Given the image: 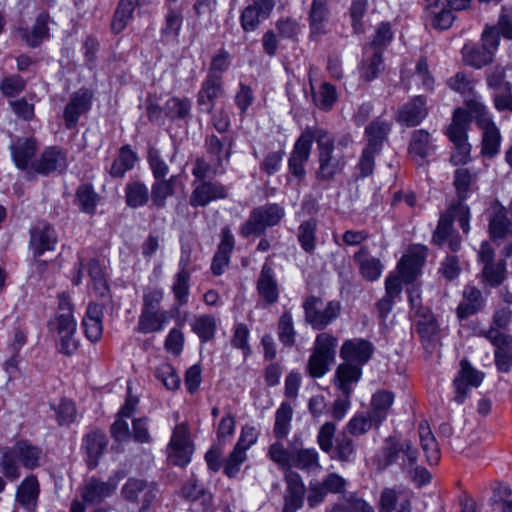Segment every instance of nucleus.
Returning a JSON list of instances; mask_svg holds the SVG:
<instances>
[{"label":"nucleus","mask_w":512,"mask_h":512,"mask_svg":"<svg viewBox=\"0 0 512 512\" xmlns=\"http://www.w3.org/2000/svg\"><path fill=\"white\" fill-rule=\"evenodd\" d=\"M317 144L316 178L321 182H331L342 173L346 166L344 152L335 146L334 137L325 129L313 127V142Z\"/></svg>","instance_id":"obj_1"},{"label":"nucleus","mask_w":512,"mask_h":512,"mask_svg":"<svg viewBox=\"0 0 512 512\" xmlns=\"http://www.w3.org/2000/svg\"><path fill=\"white\" fill-rule=\"evenodd\" d=\"M0 467L3 475L10 481L20 477L18 463L27 469H34L39 466L41 450L27 441H18L10 448L1 449Z\"/></svg>","instance_id":"obj_2"},{"label":"nucleus","mask_w":512,"mask_h":512,"mask_svg":"<svg viewBox=\"0 0 512 512\" xmlns=\"http://www.w3.org/2000/svg\"><path fill=\"white\" fill-rule=\"evenodd\" d=\"M50 329L56 331L59 351L65 355H72L78 348L75 339L76 321L73 316V306L70 297L63 293L59 295L58 313L54 321L50 322Z\"/></svg>","instance_id":"obj_3"},{"label":"nucleus","mask_w":512,"mask_h":512,"mask_svg":"<svg viewBox=\"0 0 512 512\" xmlns=\"http://www.w3.org/2000/svg\"><path fill=\"white\" fill-rule=\"evenodd\" d=\"M470 209L465 204H451L447 212L443 214L433 235V242L439 246L448 243L452 251H457L461 246V239L452 230V223L457 220L464 233H468Z\"/></svg>","instance_id":"obj_4"},{"label":"nucleus","mask_w":512,"mask_h":512,"mask_svg":"<svg viewBox=\"0 0 512 512\" xmlns=\"http://www.w3.org/2000/svg\"><path fill=\"white\" fill-rule=\"evenodd\" d=\"M338 340L329 333L316 336L311 355L308 358L306 371L312 378H322L335 363Z\"/></svg>","instance_id":"obj_5"},{"label":"nucleus","mask_w":512,"mask_h":512,"mask_svg":"<svg viewBox=\"0 0 512 512\" xmlns=\"http://www.w3.org/2000/svg\"><path fill=\"white\" fill-rule=\"evenodd\" d=\"M417 450L411 441H399L389 437L381 450L379 467L385 469L392 464H398L407 473H412L413 467L417 464Z\"/></svg>","instance_id":"obj_6"},{"label":"nucleus","mask_w":512,"mask_h":512,"mask_svg":"<svg viewBox=\"0 0 512 512\" xmlns=\"http://www.w3.org/2000/svg\"><path fill=\"white\" fill-rule=\"evenodd\" d=\"M469 123L470 117L465 110H455L452 123L447 129V136L454 145V152L450 159L455 166L464 165L470 159L471 146L467 141Z\"/></svg>","instance_id":"obj_7"},{"label":"nucleus","mask_w":512,"mask_h":512,"mask_svg":"<svg viewBox=\"0 0 512 512\" xmlns=\"http://www.w3.org/2000/svg\"><path fill=\"white\" fill-rule=\"evenodd\" d=\"M285 215L284 208L276 203L253 209L248 220L241 227L244 237L261 235L268 227L277 225Z\"/></svg>","instance_id":"obj_8"},{"label":"nucleus","mask_w":512,"mask_h":512,"mask_svg":"<svg viewBox=\"0 0 512 512\" xmlns=\"http://www.w3.org/2000/svg\"><path fill=\"white\" fill-rule=\"evenodd\" d=\"M303 308L305 310V319L316 330H322L332 323L340 313L338 302L330 301L324 304L323 301L315 296L308 297Z\"/></svg>","instance_id":"obj_9"},{"label":"nucleus","mask_w":512,"mask_h":512,"mask_svg":"<svg viewBox=\"0 0 512 512\" xmlns=\"http://www.w3.org/2000/svg\"><path fill=\"white\" fill-rule=\"evenodd\" d=\"M193 450L188 425L186 423L176 425L167 446L169 461L176 466L183 467L191 461Z\"/></svg>","instance_id":"obj_10"},{"label":"nucleus","mask_w":512,"mask_h":512,"mask_svg":"<svg viewBox=\"0 0 512 512\" xmlns=\"http://www.w3.org/2000/svg\"><path fill=\"white\" fill-rule=\"evenodd\" d=\"M313 143V127H306L296 140L288 159L290 173L302 180L306 175L305 164L310 158Z\"/></svg>","instance_id":"obj_11"},{"label":"nucleus","mask_w":512,"mask_h":512,"mask_svg":"<svg viewBox=\"0 0 512 512\" xmlns=\"http://www.w3.org/2000/svg\"><path fill=\"white\" fill-rule=\"evenodd\" d=\"M476 123L482 131L481 152L484 156L492 158L499 152L501 134L486 107H478Z\"/></svg>","instance_id":"obj_12"},{"label":"nucleus","mask_w":512,"mask_h":512,"mask_svg":"<svg viewBox=\"0 0 512 512\" xmlns=\"http://www.w3.org/2000/svg\"><path fill=\"white\" fill-rule=\"evenodd\" d=\"M460 367V371L453 381L456 393L454 400L459 404L464 402L469 388H477L484 379V374L473 368L467 360H462Z\"/></svg>","instance_id":"obj_13"},{"label":"nucleus","mask_w":512,"mask_h":512,"mask_svg":"<svg viewBox=\"0 0 512 512\" xmlns=\"http://www.w3.org/2000/svg\"><path fill=\"white\" fill-rule=\"evenodd\" d=\"M223 93L224 88L221 75L208 74L197 94L198 108L205 113H211L216 100Z\"/></svg>","instance_id":"obj_14"},{"label":"nucleus","mask_w":512,"mask_h":512,"mask_svg":"<svg viewBox=\"0 0 512 512\" xmlns=\"http://www.w3.org/2000/svg\"><path fill=\"white\" fill-rule=\"evenodd\" d=\"M10 151L16 167L31 174L32 166L36 163L33 161L37 151L36 140L29 137L18 138L10 145Z\"/></svg>","instance_id":"obj_15"},{"label":"nucleus","mask_w":512,"mask_h":512,"mask_svg":"<svg viewBox=\"0 0 512 512\" xmlns=\"http://www.w3.org/2000/svg\"><path fill=\"white\" fill-rule=\"evenodd\" d=\"M226 197L227 188L223 184L205 180L195 185L189 203L192 207H204L212 201Z\"/></svg>","instance_id":"obj_16"},{"label":"nucleus","mask_w":512,"mask_h":512,"mask_svg":"<svg viewBox=\"0 0 512 512\" xmlns=\"http://www.w3.org/2000/svg\"><path fill=\"white\" fill-rule=\"evenodd\" d=\"M374 353L373 344L362 338H354L343 342L340 349V356L345 361L363 366Z\"/></svg>","instance_id":"obj_17"},{"label":"nucleus","mask_w":512,"mask_h":512,"mask_svg":"<svg viewBox=\"0 0 512 512\" xmlns=\"http://www.w3.org/2000/svg\"><path fill=\"white\" fill-rule=\"evenodd\" d=\"M117 484L109 479L101 481L94 477L87 479L80 488L82 500L87 504H98L110 497L116 490Z\"/></svg>","instance_id":"obj_18"},{"label":"nucleus","mask_w":512,"mask_h":512,"mask_svg":"<svg viewBox=\"0 0 512 512\" xmlns=\"http://www.w3.org/2000/svg\"><path fill=\"white\" fill-rule=\"evenodd\" d=\"M426 259V248L424 246H414L409 249L398 264L399 274L403 281L413 282L421 272V268Z\"/></svg>","instance_id":"obj_19"},{"label":"nucleus","mask_w":512,"mask_h":512,"mask_svg":"<svg viewBox=\"0 0 512 512\" xmlns=\"http://www.w3.org/2000/svg\"><path fill=\"white\" fill-rule=\"evenodd\" d=\"M92 97V93L87 89H80L72 94L64 110L67 128L71 129L76 126L79 117L91 108Z\"/></svg>","instance_id":"obj_20"},{"label":"nucleus","mask_w":512,"mask_h":512,"mask_svg":"<svg viewBox=\"0 0 512 512\" xmlns=\"http://www.w3.org/2000/svg\"><path fill=\"white\" fill-rule=\"evenodd\" d=\"M287 490L284 496L283 512H296L303 505L305 486L301 476L293 471H288L285 475Z\"/></svg>","instance_id":"obj_21"},{"label":"nucleus","mask_w":512,"mask_h":512,"mask_svg":"<svg viewBox=\"0 0 512 512\" xmlns=\"http://www.w3.org/2000/svg\"><path fill=\"white\" fill-rule=\"evenodd\" d=\"M57 236L54 228L45 222L37 223L31 230L30 245L35 256L54 250Z\"/></svg>","instance_id":"obj_22"},{"label":"nucleus","mask_w":512,"mask_h":512,"mask_svg":"<svg viewBox=\"0 0 512 512\" xmlns=\"http://www.w3.org/2000/svg\"><path fill=\"white\" fill-rule=\"evenodd\" d=\"M427 114L425 99L422 96H416L399 108L397 120L407 127H413L420 124Z\"/></svg>","instance_id":"obj_23"},{"label":"nucleus","mask_w":512,"mask_h":512,"mask_svg":"<svg viewBox=\"0 0 512 512\" xmlns=\"http://www.w3.org/2000/svg\"><path fill=\"white\" fill-rule=\"evenodd\" d=\"M122 495L129 501L141 503L144 510L156 497V490L143 480L132 478L123 486Z\"/></svg>","instance_id":"obj_24"},{"label":"nucleus","mask_w":512,"mask_h":512,"mask_svg":"<svg viewBox=\"0 0 512 512\" xmlns=\"http://www.w3.org/2000/svg\"><path fill=\"white\" fill-rule=\"evenodd\" d=\"M485 298L480 289L473 285H466L462 292V300L459 303L456 313L459 319H466L485 306Z\"/></svg>","instance_id":"obj_25"},{"label":"nucleus","mask_w":512,"mask_h":512,"mask_svg":"<svg viewBox=\"0 0 512 512\" xmlns=\"http://www.w3.org/2000/svg\"><path fill=\"white\" fill-rule=\"evenodd\" d=\"M411 501L403 490L385 488L379 499V512H411Z\"/></svg>","instance_id":"obj_26"},{"label":"nucleus","mask_w":512,"mask_h":512,"mask_svg":"<svg viewBox=\"0 0 512 512\" xmlns=\"http://www.w3.org/2000/svg\"><path fill=\"white\" fill-rule=\"evenodd\" d=\"M65 167V154L55 147H48L36 161L35 166H32V173L47 175L54 171H62Z\"/></svg>","instance_id":"obj_27"},{"label":"nucleus","mask_w":512,"mask_h":512,"mask_svg":"<svg viewBox=\"0 0 512 512\" xmlns=\"http://www.w3.org/2000/svg\"><path fill=\"white\" fill-rule=\"evenodd\" d=\"M257 292L266 304H274L278 301L279 290L273 268L265 263L262 266L257 280Z\"/></svg>","instance_id":"obj_28"},{"label":"nucleus","mask_w":512,"mask_h":512,"mask_svg":"<svg viewBox=\"0 0 512 512\" xmlns=\"http://www.w3.org/2000/svg\"><path fill=\"white\" fill-rule=\"evenodd\" d=\"M166 310H141L136 330L143 334L157 333L164 329L169 320Z\"/></svg>","instance_id":"obj_29"},{"label":"nucleus","mask_w":512,"mask_h":512,"mask_svg":"<svg viewBox=\"0 0 512 512\" xmlns=\"http://www.w3.org/2000/svg\"><path fill=\"white\" fill-rule=\"evenodd\" d=\"M361 374V366L345 361L336 369L335 384L344 395H351L352 385L359 381Z\"/></svg>","instance_id":"obj_30"},{"label":"nucleus","mask_w":512,"mask_h":512,"mask_svg":"<svg viewBox=\"0 0 512 512\" xmlns=\"http://www.w3.org/2000/svg\"><path fill=\"white\" fill-rule=\"evenodd\" d=\"M39 483L34 475L26 477L18 486L16 501L28 512H33L37 506Z\"/></svg>","instance_id":"obj_31"},{"label":"nucleus","mask_w":512,"mask_h":512,"mask_svg":"<svg viewBox=\"0 0 512 512\" xmlns=\"http://www.w3.org/2000/svg\"><path fill=\"white\" fill-rule=\"evenodd\" d=\"M102 317V306L96 303L89 304L82 320V326L86 337L92 342L98 341L102 336Z\"/></svg>","instance_id":"obj_32"},{"label":"nucleus","mask_w":512,"mask_h":512,"mask_svg":"<svg viewBox=\"0 0 512 512\" xmlns=\"http://www.w3.org/2000/svg\"><path fill=\"white\" fill-rule=\"evenodd\" d=\"M107 447V438L104 433L93 432L88 434L83 440V448L86 451V462L90 469L98 465L99 458Z\"/></svg>","instance_id":"obj_33"},{"label":"nucleus","mask_w":512,"mask_h":512,"mask_svg":"<svg viewBox=\"0 0 512 512\" xmlns=\"http://www.w3.org/2000/svg\"><path fill=\"white\" fill-rule=\"evenodd\" d=\"M354 260L359 265L362 276L368 281H374L380 277L383 266L380 260L372 256L366 247H362L355 253Z\"/></svg>","instance_id":"obj_34"},{"label":"nucleus","mask_w":512,"mask_h":512,"mask_svg":"<svg viewBox=\"0 0 512 512\" xmlns=\"http://www.w3.org/2000/svg\"><path fill=\"white\" fill-rule=\"evenodd\" d=\"M393 402L394 395L389 391L380 390L373 394L368 413L376 422V427L386 419Z\"/></svg>","instance_id":"obj_35"},{"label":"nucleus","mask_w":512,"mask_h":512,"mask_svg":"<svg viewBox=\"0 0 512 512\" xmlns=\"http://www.w3.org/2000/svg\"><path fill=\"white\" fill-rule=\"evenodd\" d=\"M137 161V154L129 145H124L119 149L117 157L111 164L109 174L114 178H122L127 171L134 168Z\"/></svg>","instance_id":"obj_36"},{"label":"nucleus","mask_w":512,"mask_h":512,"mask_svg":"<svg viewBox=\"0 0 512 512\" xmlns=\"http://www.w3.org/2000/svg\"><path fill=\"white\" fill-rule=\"evenodd\" d=\"M180 270L174 276L172 284V292L175 297L176 305L183 306L188 303L189 291H190V273L186 268V263L180 261Z\"/></svg>","instance_id":"obj_37"},{"label":"nucleus","mask_w":512,"mask_h":512,"mask_svg":"<svg viewBox=\"0 0 512 512\" xmlns=\"http://www.w3.org/2000/svg\"><path fill=\"white\" fill-rule=\"evenodd\" d=\"M231 143L225 147L224 143L217 136H210L207 140V151L211 157V162H215L214 173H222L224 163L230 158Z\"/></svg>","instance_id":"obj_38"},{"label":"nucleus","mask_w":512,"mask_h":512,"mask_svg":"<svg viewBox=\"0 0 512 512\" xmlns=\"http://www.w3.org/2000/svg\"><path fill=\"white\" fill-rule=\"evenodd\" d=\"M476 180L477 174L471 173L466 168H458L455 171L453 184L458 197V202L456 204H463V201L468 197L469 193L474 190Z\"/></svg>","instance_id":"obj_39"},{"label":"nucleus","mask_w":512,"mask_h":512,"mask_svg":"<svg viewBox=\"0 0 512 512\" xmlns=\"http://www.w3.org/2000/svg\"><path fill=\"white\" fill-rule=\"evenodd\" d=\"M390 131V125L388 122L377 118L372 121L366 128L365 134L367 137V146L370 149L381 150L384 141Z\"/></svg>","instance_id":"obj_40"},{"label":"nucleus","mask_w":512,"mask_h":512,"mask_svg":"<svg viewBox=\"0 0 512 512\" xmlns=\"http://www.w3.org/2000/svg\"><path fill=\"white\" fill-rule=\"evenodd\" d=\"M140 4V0H121L115 11L111 28L114 33L122 32L133 17V12Z\"/></svg>","instance_id":"obj_41"},{"label":"nucleus","mask_w":512,"mask_h":512,"mask_svg":"<svg viewBox=\"0 0 512 512\" xmlns=\"http://www.w3.org/2000/svg\"><path fill=\"white\" fill-rule=\"evenodd\" d=\"M420 443L426 460L430 464H436L440 459V451L437 441L427 423L422 422L418 428Z\"/></svg>","instance_id":"obj_42"},{"label":"nucleus","mask_w":512,"mask_h":512,"mask_svg":"<svg viewBox=\"0 0 512 512\" xmlns=\"http://www.w3.org/2000/svg\"><path fill=\"white\" fill-rule=\"evenodd\" d=\"M329 6L327 0H313L309 14L308 20L312 33H322L324 24L328 21L329 18Z\"/></svg>","instance_id":"obj_43"},{"label":"nucleus","mask_w":512,"mask_h":512,"mask_svg":"<svg viewBox=\"0 0 512 512\" xmlns=\"http://www.w3.org/2000/svg\"><path fill=\"white\" fill-rule=\"evenodd\" d=\"M293 418V408L288 402H282L275 412L273 434L278 439L288 436Z\"/></svg>","instance_id":"obj_44"},{"label":"nucleus","mask_w":512,"mask_h":512,"mask_svg":"<svg viewBox=\"0 0 512 512\" xmlns=\"http://www.w3.org/2000/svg\"><path fill=\"white\" fill-rule=\"evenodd\" d=\"M50 22L51 19L49 15L46 13H41L37 16L36 22L33 25L31 31H25L23 33V38L25 39L29 46L36 47L43 40L49 38L48 24Z\"/></svg>","instance_id":"obj_45"},{"label":"nucleus","mask_w":512,"mask_h":512,"mask_svg":"<svg viewBox=\"0 0 512 512\" xmlns=\"http://www.w3.org/2000/svg\"><path fill=\"white\" fill-rule=\"evenodd\" d=\"M463 61L476 69H480L494 59L491 52L487 51L483 47L477 48L473 45H464L462 48Z\"/></svg>","instance_id":"obj_46"},{"label":"nucleus","mask_w":512,"mask_h":512,"mask_svg":"<svg viewBox=\"0 0 512 512\" xmlns=\"http://www.w3.org/2000/svg\"><path fill=\"white\" fill-rule=\"evenodd\" d=\"M176 176L169 179H156L151 189L153 204L157 207H164L166 199L174 194Z\"/></svg>","instance_id":"obj_47"},{"label":"nucleus","mask_w":512,"mask_h":512,"mask_svg":"<svg viewBox=\"0 0 512 512\" xmlns=\"http://www.w3.org/2000/svg\"><path fill=\"white\" fill-rule=\"evenodd\" d=\"M301 470H314L320 468L319 454L314 448L300 449L292 453L291 466Z\"/></svg>","instance_id":"obj_48"},{"label":"nucleus","mask_w":512,"mask_h":512,"mask_svg":"<svg viewBox=\"0 0 512 512\" xmlns=\"http://www.w3.org/2000/svg\"><path fill=\"white\" fill-rule=\"evenodd\" d=\"M382 54L380 52H365L360 70L361 78L367 82L374 80L383 70Z\"/></svg>","instance_id":"obj_49"},{"label":"nucleus","mask_w":512,"mask_h":512,"mask_svg":"<svg viewBox=\"0 0 512 512\" xmlns=\"http://www.w3.org/2000/svg\"><path fill=\"white\" fill-rule=\"evenodd\" d=\"M392 39L393 34L390 24L386 22L380 23L377 26L375 34L373 35L369 45L366 48V53L380 52V54H382L383 49L387 47Z\"/></svg>","instance_id":"obj_50"},{"label":"nucleus","mask_w":512,"mask_h":512,"mask_svg":"<svg viewBox=\"0 0 512 512\" xmlns=\"http://www.w3.org/2000/svg\"><path fill=\"white\" fill-rule=\"evenodd\" d=\"M192 331L203 341L207 342L214 338L216 332V319L211 315L196 317L192 324Z\"/></svg>","instance_id":"obj_51"},{"label":"nucleus","mask_w":512,"mask_h":512,"mask_svg":"<svg viewBox=\"0 0 512 512\" xmlns=\"http://www.w3.org/2000/svg\"><path fill=\"white\" fill-rule=\"evenodd\" d=\"M430 134L426 130L419 129L412 133L409 151L411 154L424 158L432 150Z\"/></svg>","instance_id":"obj_52"},{"label":"nucleus","mask_w":512,"mask_h":512,"mask_svg":"<svg viewBox=\"0 0 512 512\" xmlns=\"http://www.w3.org/2000/svg\"><path fill=\"white\" fill-rule=\"evenodd\" d=\"M88 275L91 279V284L96 295L105 297L108 293V285L104 272L97 260H91L88 263Z\"/></svg>","instance_id":"obj_53"},{"label":"nucleus","mask_w":512,"mask_h":512,"mask_svg":"<svg viewBox=\"0 0 512 512\" xmlns=\"http://www.w3.org/2000/svg\"><path fill=\"white\" fill-rule=\"evenodd\" d=\"M126 202L133 208L143 206L149 199L148 188L140 182H133L126 186Z\"/></svg>","instance_id":"obj_54"},{"label":"nucleus","mask_w":512,"mask_h":512,"mask_svg":"<svg viewBox=\"0 0 512 512\" xmlns=\"http://www.w3.org/2000/svg\"><path fill=\"white\" fill-rule=\"evenodd\" d=\"M373 426L376 427L373 417L367 413L355 414L347 423L346 429L353 436L366 434Z\"/></svg>","instance_id":"obj_55"},{"label":"nucleus","mask_w":512,"mask_h":512,"mask_svg":"<svg viewBox=\"0 0 512 512\" xmlns=\"http://www.w3.org/2000/svg\"><path fill=\"white\" fill-rule=\"evenodd\" d=\"M415 316L418 318L416 320L417 332L423 339L431 340L438 331L435 318L428 309L419 314H415Z\"/></svg>","instance_id":"obj_56"},{"label":"nucleus","mask_w":512,"mask_h":512,"mask_svg":"<svg viewBox=\"0 0 512 512\" xmlns=\"http://www.w3.org/2000/svg\"><path fill=\"white\" fill-rule=\"evenodd\" d=\"M505 263L503 261L495 262L488 266L482 267V282L497 287L505 280Z\"/></svg>","instance_id":"obj_57"},{"label":"nucleus","mask_w":512,"mask_h":512,"mask_svg":"<svg viewBox=\"0 0 512 512\" xmlns=\"http://www.w3.org/2000/svg\"><path fill=\"white\" fill-rule=\"evenodd\" d=\"M316 221L308 220L300 224L298 228V240L306 252H312L315 248Z\"/></svg>","instance_id":"obj_58"},{"label":"nucleus","mask_w":512,"mask_h":512,"mask_svg":"<svg viewBox=\"0 0 512 512\" xmlns=\"http://www.w3.org/2000/svg\"><path fill=\"white\" fill-rule=\"evenodd\" d=\"M155 376L168 390H177L180 386V378L169 363L160 364L156 368Z\"/></svg>","instance_id":"obj_59"},{"label":"nucleus","mask_w":512,"mask_h":512,"mask_svg":"<svg viewBox=\"0 0 512 512\" xmlns=\"http://www.w3.org/2000/svg\"><path fill=\"white\" fill-rule=\"evenodd\" d=\"M278 337L279 340L288 347H291L295 342V330L290 312L285 311L279 319L278 323Z\"/></svg>","instance_id":"obj_60"},{"label":"nucleus","mask_w":512,"mask_h":512,"mask_svg":"<svg viewBox=\"0 0 512 512\" xmlns=\"http://www.w3.org/2000/svg\"><path fill=\"white\" fill-rule=\"evenodd\" d=\"M337 100V92L335 87L328 83L323 82L317 93H314L315 104L322 110H329Z\"/></svg>","instance_id":"obj_61"},{"label":"nucleus","mask_w":512,"mask_h":512,"mask_svg":"<svg viewBox=\"0 0 512 512\" xmlns=\"http://www.w3.org/2000/svg\"><path fill=\"white\" fill-rule=\"evenodd\" d=\"M77 204L85 213H93L98 203V195L88 185L80 186L76 194Z\"/></svg>","instance_id":"obj_62"},{"label":"nucleus","mask_w":512,"mask_h":512,"mask_svg":"<svg viewBox=\"0 0 512 512\" xmlns=\"http://www.w3.org/2000/svg\"><path fill=\"white\" fill-rule=\"evenodd\" d=\"M486 82L488 88L493 91L503 90L504 88L509 90L512 86L511 82L506 81V68L500 65L486 72Z\"/></svg>","instance_id":"obj_63"},{"label":"nucleus","mask_w":512,"mask_h":512,"mask_svg":"<svg viewBox=\"0 0 512 512\" xmlns=\"http://www.w3.org/2000/svg\"><path fill=\"white\" fill-rule=\"evenodd\" d=\"M246 452L247 450L243 447H239L237 444L235 445L224 466V472L228 477L232 478L238 474L240 466L247 459Z\"/></svg>","instance_id":"obj_64"}]
</instances>
